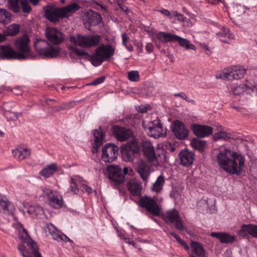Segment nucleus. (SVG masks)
Segmentation results:
<instances>
[{
    "mask_svg": "<svg viewBox=\"0 0 257 257\" xmlns=\"http://www.w3.org/2000/svg\"><path fill=\"white\" fill-rule=\"evenodd\" d=\"M140 152L138 142L136 139L133 138L121 149L122 158L126 162H131Z\"/></svg>",
    "mask_w": 257,
    "mask_h": 257,
    "instance_id": "6e6552de",
    "label": "nucleus"
},
{
    "mask_svg": "<svg viewBox=\"0 0 257 257\" xmlns=\"http://www.w3.org/2000/svg\"><path fill=\"white\" fill-rule=\"evenodd\" d=\"M93 134L95 138L93 149L96 152H97L99 147L102 144V141L104 139V134L101 130L98 131L95 130Z\"/></svg>",
    "mask_w": 257,
    "mask_h": 257,
    "instance_id": "c756f323",
    "label": "nucleus"
},
{
    "mask_svg": "<svg viewBox=\"0 0 257 257\" xmlns=\"http://www.w3.org/2000/svg\"><path fill=\"white\" fill-rule=\"evenodd\" d=\"M20 4L24 13H29L31 11L32 9L26 0H20Z\"/></svg>",
    "mask_w": 257,
    "mask_h": 257,
    "instance_id": "de8ad7c7",
    "label": "nucleus"
},
{
    "mask_svg": "<svg viewBox=\"0 0 257 257\" xmlns=\"http://www.w3.org/2000/svg\"><path fill=\"white\" fill-rule=\"evenodd\" d=\"M173 42H178L182 47H184L188 50L191 49L195 50L196 49L195 45L190 43L189 40L176 35H174Z\"/></svg>",
    "mask_w": 257,
    "mask_h": 257,
    "instance_id": "7c9ffc66",
    "label": "nucleus"
},
{
    "mask_svg": "<svg viewBox=\"0 0 257 257\" xmlns=\"http://www.w3.org/2000/svg\"><path fill=\"white\" fill-rule=\"evenodd\" d=\"M23 232L22 235H20L21 237L26 238L28 236V232L26 231V229L23 227H21Z\"/></svg>",
    "mask_w": 257,
    "mask_h": 257,
    "instance_id": "680f3d73",
    "label": "nucleus"
},
{
    "mask_svg": "<svg viewBox=\"0 0 257 257\" xmlns=\"http://www.w3.org/2000/svg\"><path fill=\"white\" fill-rule=\"evenodd\" d=\"M102 20L101 15L92 10H88L83 16L84 25L88 30H90V27L100 24Z\"/></svg>",
    "mask_w": 257,
    "mask_h": 257,
    "instance_id": "ddd939ff",
    "label": "nucleus"
},
{
    "mask_svg": "<svg viewBox=\"0 0 257 257\" xmlns=\"http://www.w3.org/2000/svg\"><path fill=\"white\" fill-rule=\"evenodd\" d=\"M58 170V167L55 163H52L44 168L40 172V174L46 178L53 175Z\"/></svg>",
    "mask_w": 257,
    "mask_h": 257,
    "instance_id": "c85d7f7f",
    "label": "nucleus"
},
{
    "mask_svg": "<svg viewBox=\"0 0 257 257\" xmlns=\"http://www.w3.org/2000/svg\"><path fill=\"white\" fill-rule=\"evenodd\" d=\"M142 150L144 155L149 161L154 162L156 160L155 149L151 142L148 141L143 142Z\"/></svg>",
    "mask_w": 257,
    "mask_h": 257,
    "instance_id": "b1692460",
    "label": "nucleus"
},
{
    "mask_svg": "<svg viewBox=\"0 0 257 257\" xmlns=\"http://www.w3.org/2000/svg\"><path fill=\"white\" fill-rule=\"evenodd\" d=\"M220 168L232 174L239 175L244 164V157L230 150H220L216 156Z\"/></svg>",
    "mask_w": 257,
    "mask_h": 257,
    "instance_id": "f03ea898",
    "label": "nucleus"
},
{
    "mask_svg": "<svg viewBox=\"0 0 257 257\" xmlns=\"http://www.w3.org/2000/svg\"><path fill=\"white\" fill-rule=\"evenodd\" d=\"M82 191L84 192L87 193L88 194H90L92 193L93 190L92 189L88 186L86 185H83L82 186Z\"/></svg>",
    "mask_w": 257,
    "mask_h": 257,
    "instance_id": "864d4df0",
    "label": "nucleus"
},
{
    "mask_svg": "<svg viewBox=\"0 0 257 257\" xmlns=\"http://www.w3.org/2000/svg\"><path fill=\"white\" fill-rule=\"evenodd\" d=\"M121 38H122V44L123 46H124L126 49L129 51L132 52L133 51V47L131 44L127 45V42L130 40V38L127 35V34L125 33H122L121 34Z\"/></svg>",
    "mask_w": 257,
    "mask_h": 257,
    "instance_id": "a19ab883",
    "label": "nucleus"
},
{
    "mask_svg": "<svg viewBox=\"0 0 257 257\" xmlns=\"http://www.w3.org/2000/svg\"><path fill=\"white\" fill-rule=\"evenodd\" d=\"M70 190L72 192H73L74 194H77L79 193V190L78 188V186L76 184L75 179L73 178H71L70 179Z\"/></svg>",
    "mask_w": 257,
    "mask_h": 257,
    "instance_id": "49530a36",
    "label": "nucleus"
},
{
    "mask_svg": "<svg viewBox=\"0 0 257 257\" xmlns=\"http://www.w3.org/2000/svg\"><path fill=\"white\" fill-rule=\"evenodd\" d=\"M232 92L234 95H239L244 92L250 95L257 94V85L241 84L234 86Z\"/></svg>",
    "mask_w": 257,
    "mask_h": 257,
    "instance_id": "6ab92c4d",
    "label": "nucleus"
},
{
    "mask_svg": "<svg viewBox=\"0 0 257 257\" xmlns=\"http://www.w3.org/2000/svg\"><path fill=\"white\" fill-rule=\"evenodd\" d=\"M164 218L167 223H175V227L177 230L185 229L183 220L180 217L178 210L174 209L167 211L164 215Z\"/></svg>",
    "mask_w": 257,
    "mask_h": 257,
    "instance_id": "9b49d317",
    "label": "nucleus"
},
{
    "mask_svg": "<svg viewBox=\"0 0 257 257\" xmlns=\"http://www.w3.org/2000/svg\"><path fill=\"white\" fill-rule=\"evenodd\" d=\"M28 212L32 215H38L43 213V210L40 205L35 204L29 207Z\"/></svg>",
    "mask_w": 257,
    "mask_h": 257,
    "instance_id": "58836bf2",
    "label": "nucleus"
},
{
    "mask_svg": "<svg viewBox=\"0 0 257 257\" xmlns=\"http://www.w3.org/2000/svg\"><path fill=\"white\" fill-rule=\"evenodd\" d=\"M174 96L176 97H180L184 99H186L187 95L184 92H181L180 93H175L174 94Z\"/></svg>",
    "mask_w": 257,
    "mask_h": 257,
    "instance_id": "bf43d9fd",
    "label": "nucleus"
},
{
    "mask_svg": "<svg viewBox=\"0 0 257 257\" xmlns=\"http://www.w3.org/2000/svg\"><path fill=\"white\" fill-rule=\"evenodd\" d=\"M37 53L43 58H53L58 56L60 49L57 46H52L45 40H40L35 44Z\"/></svg>",
    "mask_w": 257,
    "mask_h": 257,
    "instance_id": "39448f33",
    "label": "nucleus"
},
{
    "mask_svg": "<svg viewBox=\"0 0 257 257\" xmlns=\"http://www.w3.org/2000/svg\"><path fill=\"white\" fill-rule=\"evenodd\" d=\"M210 236L218 239L222 243H232L236 240V237L234 235L223 232H212Z\"/></svg>",
    "mask_w": 257,
    "mask_h": 257,
    "instance_id": "5701e85b",
    "label": "nucleus"
},
{
    "mask_svg": "<svg viewBox=\"0 0 257 257\" xmlns=\"http://www.w3.org/2000/svg\"><path fill=\"white\" fill-rule=\"evenodd\" d=\"M229 138V137L228 136V134L225 132H220L214 136V139L215 140H218L220 139H223L224 140H227Z\"/></svg>",
    "mask_w": 257,
    "mask_h": 257,
    "instance_id": "09e8293b",
    "label": "nucleus"
},
{
    "mask_svg": "<svg viewBox=\"0 0 257 257\" xmlns=\"http://www.w3.org/2000/svg\"><path fill=\"white\" fill-rule=\"evenodd\" d=\"M139 205L146 209L149 215L159 216L161 208L157 201L150 197H143L139 200Z\"/></svg>",
    "mask_w": 257,
    "mask_h": 257,
    "instance_id": "1a4fd4ad",
    "label": "nucleus"
},
{
    "mask_svg": "<svg viewBox=\"0 0 257 257\" xmlns=\"http://www.w3.org/2000/svg\"><path fill=\"white\" fill-rule=\"evenodd\" d=\"M216 35L221 42L225 43H228L227 39H232L233 38V35L226 27H221L220 31L216 33Z\"/></svg>",
    "mask_w": 257,
    "mask_h": 257,
    "instance_id": "cd10ccee",
    "label": "nucleus"
},
{
    "mask_svg": "<svg viewBox=\"0 0 257 257\" xmlns=\"http://www.w3.org/2000/svg\"><path fill=\"white\" fill-rule=\"evenodd\" d=\"M112 133L113 136L120 142L125 141L133 136L130 129L118 125L112 127Z\"/></svg>",
    "mask_w": 257,
    "mask_h": 257,
    "instance_id": "2eb2a0df",
    "label": "nucleus"
},
{
    "mask_svg": "<svg viewBox=\"0 0 257 257\" xmlns=\"http://www.w3.org/2000/svg\"><path fill=\"white\" fill-rule=\"evenodd\" d=\"M172 131L176 137L180 140L185 139L188 136L189 131L185 124L182 122L178 120L174 122Z\"/></svg>",
    "mask_w": 257,
    "mask_h": 257,
    "instance_id": "aec40b11",
    "label": "nucleus"
},
{
    "mask_svg": "<svg viewBox=\"0 0 257 257\" xmlns=\"http://www.w3.org/2000/svg\"><path fill=\"white\" fill-rule=\"evenodd\" d=\"M11 21L10 13L5 9H0V23L4 24L9 23Z\"/></svg>",
    "mask_w": 257,
    "mask_h": 257,
    "instance_id": "4c0bfd02",
    "label": "nucleus"
},
{
    "mask_svg": "<svg viewBox=\"0 0 257 257\" xmlns=\"http://www.w3.org/2000/svg\"><path fill=\"white\" fill-rule=\"evenodd\" d=\"M118 154V147L114 144L108 143L102 148L101 159L105 163L114 161Z\"/></svg>",
    "mask_w": 257,
    "mask_h": 257,
    "instance_id": "9d476101",
    "label": "nucleus"
},
{
    "mask_svg": "<svg viewBox=\"0 0 257 257\" xmlns=\"http://www.w3.org/2000/svg\"><path fill=\"white\" fill-rule=\"evenodd\" d=\"M119 7L122 11H123L125 12H127L128 11V8H127V6L125 5L124 3H122V4H121V5H119Z\"/></svg>",
    "mask_w": 257,
    "mask_h": 257,
    "instance_id": "e2e57ef3",
    "label": "nucleus"
},
{
    "mask_svg": "<svg viewBox=\"0 0 257 257\" xmlns=\"http://www.w3.org/2000/svg\"><path fill=\"white\" fill-rule=\"evenodd\" d=\"M105 78L104 76H101L100 77L94 79L92 82H91L90 84L92 85H97L101 84L104 82Z\"/></svg>",
    "mask_w": 257,
    "mask_h": 257,
    "instance_id": "603ef678",
    "label": "nucleus"
},
{
    "mask_svg": "<svg viewBox=\"0 0 257 257\" xmlns=\"http://www.w3.org/2000/svg\"><path fill=\"white\" fill-rule=\"evenodd\" d=\"M15 210L14 205L9 201L5 195L0 193V212L7 215H13Z\"/></svg>",
    "mask_w": 257,
    "mask_h": 257,
    "instance_id": "a211bd4d",
    "label": "nucleus"
},
{
    "mask_svg": "<svg viewBox=\"0 0 257 257\" xmlns=\"http://www.w3.org/2000/svg\"><path fill=\"white\" fill-rule=\"evenodd\" d=\"M128 190L133 196H140L141 189L140 186L136 183L130 182L127 184Z\"/></svg>",
    "mask_w": 257,
    "mask_h": 257,
    "instance_id": "c9c22d12",
    "label": "nucleus"
},
{
    "mask_svg": "<svg viewBox=\"0 0 257 257\" xmlns=\"http://www.w3.org/2000/svg\"><path fill=\"white\" fill-rule=\"evenodd\" d=\"M148 133L151 137L157 138L161 136L163 128L159 121L154 120L151 122L148 127Z\"/></svg>",
    "mask_w": 257,
    "mask_h": 257,
    "instance_id": "393cba45",
    "label": "nucleus"
},
{
    "mask_svg": "<svg viewBox=\"0 0 257 257\" xmlns=\"http://www.w3.org/2000/svg\"><path fill=\"white\" fill-rule=\"evenodd\" d=\"M101 40L98 35H77L76 37L71 38V42L81 47L92 48L97 46Z\"/></svg>",
    "mask_w": 257,
    "mask_h": 257,
    "instance_id": "423d86ee",
    "label": "nucleus"
},
{
    "mask_svg": "<svg viewBox=\"0 0 257 257\" xmlns=\"http://www.w3.org/2000/svg\"><path fill=\"white\" fill-rule=\"evenodd\" d=\"M153 48H154V47H153V45L150 43H147L146 46V47H145L146 50L149 53H152L153 52Z\"/></svg>",
    "mask_w": 257,
    "mask_h": 257,
    "instance_id": "5fc2aeb1",
    "label": "nucleus"
},
{
    "mask_svg": "<svg viewBox=\"0 0 257 257\" xmlns=\"http://www.w3.org/2000/svg\"><path fill=\"white\" fill-rule=\"evenodd\" d=\"M30 151L26 148L20 147L12 152L14 157L19 161L23 160L30 155Z\"/></svg>",
    "mask_w": 257,
    "mask_h": 257,
    "instance_id": "bb28decb",
    "label": "nucleus"
},
{
    "mask_svg": "<svg viewBox=\"0 0 257 257\" xmlns=\"http://www.w3.org/2000/svg\"><path fill=\"white\" fill-rule=\"evenodd\" d=\"M18 248L23 257H31L30 255H29L26 253V248L24 244H19L18 246Z\"/></svg>",
    "mask_w": 257,
    "mask_h": 257,
    "instance_id": "3c124183",
    "label": "nucleus"
},
{
    "mask_svg": "<svg viewBox=\"0 0 257 257\" xmlns=\"http://www.w3.org/2000/svg\"><path fill=\"white\" fill-rule=\"evenodd\" d=\"M174 34L170 33L159 32L156 34V38L158 40L163 43L173 42Z\"/></svg>",
    "mask_w": 257,
    "mask_h": 257,
    "instance_id": "f704fd0d",
    "label": "nucleus"
},
{
    "mask_svg": "<svg viewBox=\"0 0 257 257\" xmlns=\"http://www.w3.org/2000/svg\"><path fill=\"white\" fill-rule=\"evenodd\" d=\"M30 251L34 257H42L39 251V248L36 242L31 241L29 243Z\"/></svg>",
    "mask_w": 257,
    "mask_h": 257,
    "instance_id": "ea45409f",
    "label": "nucleus"
},
{
    "mask_svg": "<svg viewBox=\"0 0 257 257\" xmlns=\"http://www.w3.org/2000/svg\"><path fill=\"white\" fill-rule=\"evenodd\" d=\"M165 180L164 177L161 175L156 179L152 187V191L157 193L160 192L163 189L165 184Z\"/></svg>",
    "mask_w": 257,
    "mask_h": 257,
    "instance_id": "72a5a7b5",
    "label": "nucleus"
},
{
    "mask_svg": "<svg viewBox=\"0 0 257 257\" xmlns=\"http://www.w3.org/2000/svg\"><path fill=\"white\" fill-rule=\"evenodd\" d=\"M75 104L74 102H70L68 103H63L59 106L60 110H64L66 109H70L75 106Z\"/></svg>",
    "mask_w": 257,
    "mask_h": 257,
    "instance_id": "8fccbe9b",
    "label": "nucleus"
},
{
    "mask_svg": "<svg viewBox=\"0 0 257 257\" xmlns=\"http://www.w3.org/2000/svg\"><path fill=\"white\" fill-rule=\"evenodd\" d=\"M192 146L200 152H203L206 146V142L203 140L194 139L191 142Z\"/></svg>",
    "mask_w": 257,
    "mask_h": 257,
    "instance_id": "e433bc0d",
    "label": "nucleus"
},
{
    "mask_svg": "<svg viewBox=\"0 0 257 257\" xmlns=\"http://www.w3.org/2000/svg\"><path fill=\"white\" fill-rule=\"evenodd\" d=\"M148 107L145 105H141L138 108V111L141 113H145L147 112Z\"/></svg>",
    "mask_w": 257,
    "mask_h": 257,
    "instance_id": "13d9d810",
    "label": "nucleus"
},
{
    "mask_svg": "<svg viewBox=\"0 0 257 257\" xmlns=\"http://www.w3.org/2000/svg\"><path fill=\"white\" fill-rule=\"evenodd\" d=\"M114 52L115 47L111 45H101L97 47L95 53L90 56L92 64L98 66L104 61H109Z\"/></svg>",
    "mask_w": 257,
    "mask_h": 257,
    "instance_id": "20e7f679",
    "label": "nucleus"
},
{
    "mask_svg": "<svg viewBox=\"0 0 257 257\" xmlns=\"http://www.w3.org/2000/svg\"><path fill=\"white\" fill-rule=\"evenodd\" d=\"M127 78L133 82L138 81L140 79L139 72L137 70H132L128 72Z\"/></svg>",
    "mask_w": 257,
    "mask_h": 257,
    "instance_id": "37998d69",
    "label": "nucleus"
},
{
    "mask_svg": "<svg viewBox=\"0 0 257 257\" xmlns=\"http://www.w3.org/2000/svg\"><path fill=\"white\" fill-rule=\"evenodd\" d=\"M157 12L162 14L165 16H167L168 18H169L170 19H172L173 18H176L178 16V14L177 12L173 11L172 12L169 11L167 9H161L160 10H156Z\"/></svg>",
    "mask_w": 257,
    "mask_h": 257,
    "instance_id": "79ce46f5",
    "label": "nucleus"
},
{
    "mask_svg": "<svg viewBox=\"0 0 257 257\" xmlns=\"http://www.w3.org/2000/svg\"><path fill=\"white\" fill-rule=\"evenodd\" d=\"M180 244H181L186 250L189 249V246L181 238L177 241Z\"/></svg>",
    "mask_w": 257,
    "mask_h": 257,
    "instance_id": "6e6d98bb",
    "label": "nucleus"
},
{
    "mask_svg": "<svg viewBox=\"0 0 257 257\" xmlns=\"http://www.w3.org/2000/svg\"><path fill=\"white\" fill-rule=\"evenodd\" d=\"M8 1L10 9L15 13H18L19 12L20 10L19 5V0H9Z\"/></svg>",
    "mask_w": 257,
    "mask_h": 257,
    "instance_id": "c03bdc74",
    "label": "nucleus"
},
{
    "mask_svg": "<svg viewBox=\"0 0 257 257\" xmlns=\"http://www.w3.org/2000/svg\"><path fill=\"white\" fill-rule=\"evenodd\" d=\"M179 156L180 164L186 167L191 166L195 159L194 154L187 149L181 151Z\"/></svg>",
    "mask_w": 257,
    "mask_h": 257,
    "instance_id": "4be33fe9",
    "label": "nucleus"
},
{
    "mask_svg": "<svg viewBox=\"0 0 257 257\" xmlns=\"http://www.w3.org/2000/svg\"><path fill=\"white\" fill-rule=\"evenodd\" d=\"M208 3L212 4V5H217L219 2L221 1V0H206Z\"/></svg>",
    "mask_w": 257,
    "mask_h": 257,
    "instance_id": "0e129e2a",
    "label": "nucleus"
},
{
    "mask_svg": "<svg viewBox=\"0 0 257 257\" xmlns=\"http://www.w3.org/2000/svg\"><path fill=\"white\" fill-rule=\"evenodd\" d=\"M137 171L142 179L147 182L150 175V167L143 161H140L138 165Z\"/></svg>",
    "mask_w": 257,
    "mask_h": 257,
    "instance_id": "a878e982",
    "label": "nucleus"
},
{
    "mask_svg": "<svg viewBox=\"0 0 257 257\" xmlns=\"http://www.w3.org/2000/svg\"><path fill=\"white\" fill-rule=\"evenodd\" d=\"M30 40L24 34L17 38L14 41V46L18 51L10 46L0 45V57L3 59L25 60L32 57Z\"/></svg>",
    "mask_w": 257,
    "mask_h": 257,
    "instance_id": "f257e3e1",
    "label": "nucleus"
},
{
    "mask_svg": "<svg viewBox=\"0 0 257 257\" xmlns=\"http://www.w3.org/2000/svg\"><path fill=\"white\" fill-rule=\"evenodd\" d=\"M237 234L242 238L249 239L250 235L257 238V225L249 223L241 225Z\"/></svg>",
    "mask_w": 257,
    "mask_h": 257,
    "instance_id": "dca6fc26",
    "label": "nucleus"
},
{
    "mask_svg": "<svg viewBox=\"0 0 257 257\" xmlns=\"http://www.w3.org/2000/svg\"><path fill=\"white\" fill-rule=\"evenodd\" d=\"M202 47L203 49L206 50L207 51L206 52V54L209 55L210 54L209 53L210 52V51L208 46L205 44H203L202 45Z\"/></svg>",
    "mask_w": 257,
    "mask_h": 257,
    "instance_id": "338daca9",
    "label": "nucleus"
},
{
    "mask_svg": "<svg viewBox=\"0 0 257 257\" xmlns=\"http://www.w3.org/2000/svg\"><path fill=\"white\" fill-rule=\"evenodd\" d=\"M44 196H47L50 205L55 209L62 207L63 200L62 196L57 192L53 191L46 188L42 189Z\"/></svg>",
    "mask_w": 257,
    "mask_h": 257,
    "instance_id": "f8f14e48",
    "label": "nucleus"
},
{
    "mask_svg": "<svg viewBox=\"0 0 257 257\" xmlns=\"http://www.w3.org/2000/svg\"><path fill=\"white\" fill-rule=\"evenodd\" d=\"M45 35L48 41L55 45L60 44L64 39L62 33L54 28H48Z\"/></svg>",
    "mask_w": 257,
    "mask_h": 257,
    "instance_id": "f3484780",
    "label": "nucleus"
},
{
    "mask_svg": "<svg viewBox=\"0 0 257 257\" xmlns=\"http://www.w3.org/2000/svg\"><path fill=\"white\" fill-rule=\"evenodd\" d=\"M62 236H63V239H62V241H64L65 242L68 241L70 242H73V241L71 239H70L66 235L64 234V235H62Z\"/></svg>",
    "mask_w": 257,
    "mask_h": 257,
    "instance_id": "69168bd1",
    "label": "nucleus"
},
{
    "mask_svg": "<svg viewBox=\"0 0 257 257\" xmlns=\"http://www.w3.org/2000/svg\"><path fill=\"white\" fill-rule=\"evenodd\" d=\"M191 247L194 253L198 257H205V250L202 244L197 241L191 242Z\"/></svg>",
    "mask_w": 257,
    "mask_h": 257,
    "instance_id": "2f4dec72",
    "label": "nucleus"
},
{
    "mask_svg": "<svg viewBox=\"0 0 257 257\" xmlns=\"http://www.w3.org/2000/svg\"><path fill=\"white\" fill-rule=\"evenodd\" d=\"M107 172L108 178L116 184H120L124 182L125 177L119 166L110 165L107 167Z\"/></svg>",
    "mask_w": 257,
    "mask_h": 257,
    "instance_id": "4468645a",
    "label": "nucleus"
},
{
    "mask_svg": "<svg viewBox=\"0 0 257 257\" xmlns=\"http://www.w3.org/2000/svg\"><path fill=\"white\" fill-rule=\"evenodd\" d=\"M167 235L168 237H170V236L174 237L176 239L177 241H178V240L180 238V237L176 233L173 232L169 231L168 232H167Z\"/></svg>",
    "mask_w": 257,
    "mask_h": 257,
    "instance_id": "4d7b16f0",
    "label": "nucleus"
},
{
    "mask_svg": "<svg viewBox=\"0 0 257 257\" xmlns=\"http://www.w3.org/2000/svg\"><path fill=\"white\" fill-rule=\"evenodd\" d=\"M80 8L79 5L75 3L62 8L48 6L44 10V15L49 21L56 23L58 22L60 19L69 18Z\"/></svg>",
    "mask_w": 257,
    "mask_h": 257,
    "instance_id": "7ed1b4c3",
    "label": "nucleus"
},
{
    "mask_svg": "<svg viewBox=\"0 0 257 257\" xmlns=\"http://www.w3.org/2000/svg\"><path fill=\"white\" fill-rule=\"evenodd\" d=\"M246 72V69L242 66H233L224 69L221 73L216 74V79L232 80L242 78Z\"/></svg>",
    "mask_w": 257,
    "mask_h": 257,
    "instance_id": "0eeeda50",
    "label": "nucleus"
},
{
    "mask_svg": "<svg viewBox=\"0 0 257 257\" xmlns=\"http://www.w3.org/2000/svg\"><path fill=\"white\" fill-rule=\"evenodd\" d=\"M191 129L193 133L198 137L204 138L212 133L213 128L208 125L194 124Z\"/></svg>",
    "mask_w": 257,
    "mask_h": 257,
    "instance_id": "412c9836",
    "label": "nucleus"
},
{
    "mask_svg": "<svg viewBox=\"0 0 257 257\" xmlns=\"http://www.w3.org/2000/svg\"><path fill=\"white\" fill-rule=\"evenodd\" d=\"M185 100L188 102H190L193 104H195V101L194 100L190 99L187 96H186V99H185Z\"/></svg>",
    "mask_w": 257,
    "mask_h": 257,
    "instance_id": "774afa93",
    "label": "nucleus"
},
{
    "mask_svg": "<svg viewBox=\"0 0 257 257\" xmlns=\"http://www.w3.org/2000/svg\"><path fill=\"white\" fill-rule=\"evenodd\" d=\"M20 27L18 25L13 24L9 27L8 34L9 35L14 36L19 32Z\"/></svg>",
    "mask_w": 257,
    "mask_h": 257,
    "instance_id": "a18cd8bd",
    "label": "nucleus"
},
{
    "mask_svg": "<svg viewBox=\"0 0 257 257\" xmlns=\"http://www.w3.org/2000/svg\"><path fill=\"white\" fill-rule=\"evenodd\" d=\"M75 52L79 56H84L87 54L82 50L76 49Z\"/></svg>",
    "mask_w": 257,
    "mask_h": 257,
    "instance_id": "052dcab7",
    "label": "nucleus"
},
{
    "mask_svg": "<svg viewBox=\"0 0 257 257\" xmlns=\"http://www.w3.org/2000/svg\"><path fill=\"white\" fill-rule=\"evenodd\" d=\"M49 233L51 234L52 238L58 241L62 240L64 234L57 230L56 227L52 224H50L47 226Z\"/></svg>",
    "mask_w": 257,
    "mask_h": 257,
    "instance_id": "473e14b6",
    "label": "nucleus"
}]
</instances>
